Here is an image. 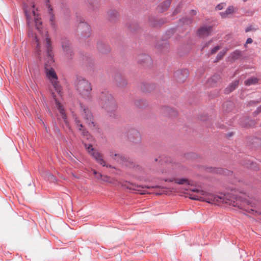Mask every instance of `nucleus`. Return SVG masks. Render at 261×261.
I'll use <instances>...</instances> for the list:
<instances>
[{
    "mask_svg": "<svg viewBox=\"0 0 261 261\" xmlns=\"http://www.w3.org/2000/svg\"><path fill=\"white\" fill-rule=\"evenodd\" d=\"M23 6L29 29L34 22L36 29L44 42L46 56L45 59L46 75L56 92L61 96L62 88L58 81V76L55 71L51 67V64L54 63V60L51 42L47 34V32L45 30H42V21L40 16L36 11L37 9H35V4L34 3L30 4L29 0H25Z\"/></svg>",
    "mask_w": 261,
    "mask_h": 261,
    "instance_id": "obj_1",
    "label": "nucleus"
},
{
    "mask_svg": "<svg viewBox=\"0 0 261 261\" xmlns=\"http://www.w3.org/2000/svg\"><path fill=\"white\" fill-rule=\"evenodd\" d=\"M192 192L199 194L202 196H205V199L206 202L210 203L218 204L220 202H224L233 206H237L240 208H243L246 205H251V202L242 196L234 197L230 194L223 195L221 196L216 195L212 193H208L197 188L191 189Z\"/></svg>",
    "mask_w": 261,
    "mask_h": 261,
    "instance_id": "obj_2",
    "label": "nucleus"
},
{
    "mask_svg": "<svg viewBox=\"0 0 261 261\" xmlns=\"http://www.w3.org/2000/svg\"><path fill=\"white\" fill-rule=\"evenodd\" d=\"M99 103L110 117L116 115L117 106L112 95L108 92H102L99 96Z\"/></svg>",
    "mask_w": 261,
    "mask_h": 261,
    "instance_id": "obj_3",
    "label": "nucleus"
},
{
    "mask_svg": "<svg viewBox=\"0 0 261 261\" xmlns=\"http://www.w3.org/2000/svg\"><path fill=\"white\" fill-rule=\"evenodd\" d=\"M75 88L79 94L85 99L91 98L92 87L88 81L81 77H77L75 83Z\"/></svg>",
    "mask_w": 261,
    "mask_h": 261,
    "instance_id": "obj_4",
    "label": "nucleus"
},
{
    "mask_svg": "<svg viewBox=\"0 0 261 261\" xmlns=\"http://www.w3.org/2000/svg\"><path fill=\"white\" fill-rule=\"evenodd\" d=\"M108 155L110 159L120 164H122L126 166H129L132 164V163L128 161L127 159L122 154L113 149L109 150L108 151Z\"/></svg>",
    "mask_w": 261,
    "mask_h": 261,
    "instance_id": "obj_5",
    "label": "nucleus"
},
{
    "mask_svg": "<svg viewBox=\"0 0 261 261\" xmlns=\"http://www.w3.org/2000/svg\"><path fill=\"white\" fill-rule=\"evenodd\" d=\"M61 44L65 57L67 59H71L73 56V52L69 40L66 38H62Z\"/></svg>",
    "mask_w": 261,
    "mask_h": 261,
    "instance_id": "obj_6",
    "label": "nucleus"
},
{
    "mask_svg": "<svg viewBox=\"0 0 261 261\" xmlns=\"http://www.w3.org/2000/svg\"><path fill=\"white\" fill-rule=\"evenodd\" d=\"M128 141L134 144H139L141 142L142 137L140 132L135 128H130L127 132Z\"/></svg>",
    "mask_w": 261,
    "mask_h": 261,
    "instance_id": "obj_7",
    "label": "nucleus"
},
{
    "mask_svg": "<svg viewBox=\"0 0 261 261\" xmlns=\"http://www.w3.org/2000/svg\"><path fill=\"white\" fill-rule=\"evenodd\" d=\"M83 111L82 112V116L86 120V123L89 127L93 128L95 126L93 121V116L89 109L85 107L82 106Z\"/></svg>",
    "mask_w": 261,
    "mask_h": 261,
    "instance_id": "obj_8",
    "label": "nucleus"
},
{
    "mask_svg": "<svg viewBox=\"0 0 261 261\" xmlns=\"http://www.w3.org/2000/svg\"><path fill=\"white\" fill-rule=\"evenodd\" d=\"M167 171H165L166 173L171 175H176L182 171L183 166L180 164L174 163L167 164Z\"/></svg>",
    "mask_w": 261,
    "mask_h": 261,
    "instance_id": "obj_9",
    "label": "nucleus"
},
{
    "mask_svg": "<svg viewBox=\"0 0 261 261\" xmlns=\"http://www.w3.org/2000/svg\"><path fill=\"white\" fill-rule=\"evenodd\" d=\"M53 96L55 100L56 106L59 112L60 116L61 117V118L63 120V121L65 123V124L67 126V127L69 130H71V128L69 125V123L67 120V116H66V115L65 114L64 109L62 105H61V104L59 102V101H58L57 99L55 98V96L54 95V94H53Z\"/></svg>",
    "mask_w": 261,
    "mask_h": 261,
    "instance_id": "obj_10",
    "label": "nucleus"
},
{
    "mask_svg": "<svg viewBox=\"0 0 261 261\" xmlns=\"http://www.w3.org/2000/svg\"><path fill=\"white\" fill-rule=\"evenodd\" d=\"M91 155L96 160L97 163L102 166L103 167L115 168L112 165L106 163V161L103 158V155L101 153L98 151H94L91 153Z\"/></svg>",
    "mask_w": 261,
    "mask_h": 261,
    "instance_id": "obj_11",
    "label": "nucleus"
},
{
    "mask_svg": "<svg viewBox=\"0 0 261 261\" xmlns=\"http://www.w3.org/2000/svg\"><path fill=\"white\" fill-rule=\"evenodd\" d=\"M188 75L189 72L186 69L176 71L174 73V77L177 82L179 83H184L187 79Z\"/></svg>",
    "mask_w": 261,
    "mask_h": 261,
    "instance_id": "obj_12",
    "label": "nucleus"
},
{
    "mask_svg": "<svg viewBox=\"0 0 261 261\" xmlns=\"http://www.w3.org/2000/svg\"><path fill=\"white\" fill-rule=\"evenodd\" d=\"M212 27L204 25L198 30L197 34L199 37L205 38L208 36L212 33Z\"/></svg>",
    "mask_w": 261,
    "mask_h": 261,
    "instance_id": "obj_13",
    "label": "nucleus"
},
{
    "mask_svg": "<svg viewBox=\"0 0 261 261\" xmlns=\"http://www.w3.org/2000/svg\"><path fill=\"white\" fill-rule=\"evenodd\" d=\"M119 17V14L117 10H109L107 12V18L111 22H115Z\"/></svg>",
    "mask_w": 261,
    "mask_h": 261,
    "instance_id": "obj_14",
    "label": "nucleus"
},
{
    "mask_svg": "<svg viewBox=\"0 0 261 261\" xmlns=\"http://www.w3.org/2000/svg\"><path fill=\"white\" fill-rule=\"evenodd\" d=\"M161 111L163 114L166 116L175 117L177 115L176 110L170 107H163L162 108Z\"/></svg>",
    "mask_w": 261,
    "mask_h": 261,
    "instance_id": "obj_15",
    "label": "nucleus"
},
{
    "mask_svg": "<svg viewBox=\"0 0 261 261\" xmlns=\"http://www.w3.org/2000/svg\"><path fill=\"white\" fill-rule=\"evenodd\" d=\"M46 1V6L48 9V14L49 19V21L50 24L54 27L55 25V16L53 12V8H51L50 5L48 4L49 0Z\"/></svg>",
    "mask_w": 261,
    "mask_h": 261,
    "instance_id": "obj_16",
    "label": "nucleus"
},
{
    "mask_svg": "<svg viewBox=\"0 0 261 261\" xmlns=\"http://www.w3.org/2000/svg\"><path fill=\"white\" fill-rule=\"evenodd\" d=\"M79 28L83 30L81 33L83 38L90 36L91 30L90 26L88 24L85 23H81L79 25Z\"/></svg>",
    "mask_w": 261,
    "mask_h": 261,
    "instance_id": "obj_17",
    "label": "nucleus"
},
{
    "mask_svg": "<svg viewBox=\"0 0 261 261\" xmlns=\"http://www.w3.org/2000/svg\"><path fill=\"white\" fill-rule=\"evenodd\" d=\"M220 76L219 74H214L207 80V85L208 86L214 87L216 84L220 81Z\"/></svg>",
    "mask_w": 261,
    "mask_h": 261,
    "instance_id": "obj_18",
    "label": "nucleus"
},
{
    "mask_svg": "<svg viewBox=\"0 0 261 261\" xmlns=\"http://www.w3.org/2000/svg\"><path fill=\"white\" fill-rule=\"evenodd\" d=\"M97 48L101 53H107L110 50L109 45L102 41H98L97 44Z\"/></svg>",
    "mask_w": 261,
    "mask_h": 261,
    "instance_id": "obj_19",
    "label": "nucleus"
},
{
    "mask_svg": "<svg viewBox=\"0 0 261 261\" xmlns=\"http://www.w3.org/2000/svg\"><path fill=\"white\" fill-rule=\"evenodd\" d=\"M234 13V7L232 6H229L224 12L220 13V15L222 18H226L229 17V15L232 14Z\"/></svg>",
    "mask_w": 261,
    "mask_h": 261,
    "instance_id": "obj_20",
    "label": "nucleus"
},
{
    "mask_svg": "<svg viewBox=\"0 0 261 261\" xmlns=\"http://www.w3.org/2000/svg\"><path fill=\"white\" fill-rule=\"evenodd\" d=\"M171 3V0L165 1L158 6L159 11L160 12H163L164 11L167 10V9L170 7Z\"/></svg>",
    "mask_w": 261,
    "mask_h": 261,
    "instance_id": "obj_21",
    "label": "nucleus"
},
{
    "mask_svg": "<svg viewBox=\"0 0 261 261\" xmlns=\"http://www.w3.org/2000/svg\"><path fill=\"white\" fill-rule=\"evenodd\" d=\"M75 122L77 127H79V130L81 132L82 135L84 136H88L89 135L88 132L83 128L82 124L80 123V121L76 117L75 118Z\"/></svg>",
    "mask_w": 261,
    "mask_h": 261,
    "instance_id": "obj_22",
    "label": "nucleus"
},
{
    "mask_svg": "<svg viewBox=\"0 0 261 261\" xmlns=\"http://www.w3.org/2000/svg\"><path fill=\"white\" fill-rule=\"evenodd\" d=\"M165 181H174L175 183L179 184V185H184L185 184H187L188 185L190 184V181L186 178H170L169 179H165Z\"/></svg>",
    "mask_w": 261,
    "mask_h": 261,
    "instance_id": "obj_23",
    "label": "nucleus"
},
{
    "mask_svg": "<svg viewBox=\"0 0 261 261\" xmlns=\"http://www.w3.org/2000/svg\"><path fill=\"white\" fill-rule=\"evenodd\" d=\"M138 62L141 63H149L151 62L150 57L147 55H141L138 57Z\"/></svg>",
    "mask_w": 261,
    "mask_h": 261,
    "instance_id": "obj_24",
    "label": "nucleus"
},
{
    "mask_svg": "<svg viewBox=\"0 0 261 261\" xmlns=\"http://www.w3.org/2000/svg\"><path fill=\"white\" fill-rule=\"evenodd\" d=\"M233 107L234 104L230 101H226L223 105V110L227 112L231 111Z\"/></svg>",
    "mask_w": 261,
    "mask_h": 261,
    "instance_id": "obj_25",
    "label": "nucleus"
},
{
    "mask_svg": "<svg viewBox=\"0 0 261 261\" xmlns=\"http://www.w3.org/2000/svg\"><path fill=\"white\" fill-rule=\"evenodd\" d=\"M239 85V81H236L230 84V85L225 89V92L229 93L234 90Z\"/></svg>",
    "mask_w": 261,
    "mask_h": 261,
    "instance_id": "obj_26",
    "label": "nucleus"
},
{
    "mask_svg": "<svg viewBox=\"0 0 261 261\" xmlns=\"http://www.w3.org/2000/svg\"><path fill=\"white\" fill-rule=\"evenodd\" d=\"M242 56V51L239 50H236L234 51H233L232 53H231L230 58L232 60L234 61L238 59H239L241 58V57Z\"/></svg>",
    "mask_w": 261,
    "mask_h": 261,
    "instance_id": "obj_27",
    "label": "nucleus"
},
{
    "mask_svg": "<svg viewBox=\"0 0 261 261\" xmlns=\"http://www.w3.org/2000/svg\"><path fill=\"white\" fill-rule=\"evenodd\" d=\"M190 198L193 200L204 201L206 202V200L205 199V196H202L199 194H190Z\"/></svg>",
    "mask_w": 261,
    "mask_h": 261,
    "instance_id": "obj_28",
    "label": "nucleus"
},
{
    "mask_svg": "<svg viewBox=\"0 0 261 261\" xmlns=\"http://www.w3.org/2000/svg\"><path fill=\"white\" fill-rule=\"evenodd\" d=\"M88 4L89 9L93 10L95 8L97 7L98 1L97 0H87Z\"/></svg>",
    "mask_w": 261,
    "mask_h": 261,
    "instance_id": "obj_29",
    "label": "nucleus"
},
{
    "mask_svg": "<svg viewBox=\"0 0 261 261\" xmlns=\"http://www.w3.org/2000/svg\"><path fill=\"white\" fill-rule=\"evenodd\" d=\"M244 164L247 167L250 168L253 170H257L258 169V167L257 166L256 164L250 161H247Z\"/></svg>",
    "mask_w": 261,
    "mask_h": 261,
    "instance_id": "obj_30",
    "label": "nucleus"
},
{
    "mask_svg": "<svg viewBox=\"0 0 261 261\" xmlns=\"http://www.w3.org/2000/svg\"><path fill=\"white\" fill-rule=\"evenodd\" d=\"M29 37L32 36L33 37H34V39L35 40V41L37 43V46H36V48H37L36 51H37V54L38 55H39L40 50V45H39V38H38V36L35 35L34 36L33 33L31 32L30 30H29Z\"/></svg>",
    "mask_w": 261,
    "mask_h": 261,
    "instance_id": "obj_31",
    "label": "nucleus"
},
{
    "mask_svg": "<svg viewBox=\"0 0 261 261\" xmlns=\"http://www.w3.org/2000/svg\"><path fill=\"white\" fill-rule=\"evenodd\" d=\"M258 82V79L256 77H250L245 81V84L246 86L254 85Z\"/></svg>",
    "mask_w": 261,
    "mask_h": 261,
    "instance_id": "obj_32",
    "label": "nucleus"
},
{
    "mask_svg": "<svg viewBox=\"0 0 261 261\" xmlns=\"http://www.w3.org/2000/svg\"><path fill=\"white\" fill-rule=\"evenodd\" d=\"M216 172L220 173L223 174L225 175L229 176L231 175L232 174V172L230 171H229L225 169H222V168H219L217 169Z\"/></svg>",
    "mask_w": 261,
    "mask_h": 261,
    "instance_id": "obj_33",
    "label": "nucleus"
},
{
    "mask_svg": "<svg viewBox=\"0 0 261 261\" xmlns=\"http://www.w3.org/2000/svg\"><path fill=\"white\" fill-rule=\"evenodd\" d=\"M226 50H223V51H220L218 53V54L217 55L214 62H217L219 61V60H221L223 58V57H224V56L225 55V54H226Z\"/></svg>",
    "mask_w": 261,
    "mask_h": 261,
    "instance_id": "obj_34",
    "label": "nucleus"
},
{
    "mask_svg": "<svg viewBox=\"0 0 261 261\" xmlns=\"http://www.w3.org/2000/svg\"><path fill=\"white\" fill-rule=\"evenodd\" d=\"M102 181L104 182H110V183H114V181L115 180L114 179H112L110 178V177L107 176V175H103L102 176V178L101 179Z\"/></svg>",
    "mask_w": 261,
    "mask_h": 261,
    "instance_id": "obj_35",
    "label": "nucleus"
},
{
    "mask_svg": "<svg viewBox=\"0 0 261 261\" xmlns=\"http://www.w3.org/2000/svg\"><path fill=\"white\" fill-rule=\"evenodd\" d=\"M180 21L183 23V24H190L192 22V19L190 17H185L180 19Z\"/></svg>",
    "mask_w": 261,
    "mask_h": 261,
    "instance_id": "obj_36",
    "label": "nucleus"
},
{
    "mask_svg": "<svg viewBox=\"0 0 261 261\" xmlns=\"http://www.w3.org/2000/svg\"><path fill=\"white\" fill-rule=\"evenodd\" d=\"M84 146L85 147V148L86 149L87 151L89 153H90V154L91 155V153L94 151V149L92 147V146L90 144H84Z\"/></svg>",
    "mask_w": 261,
    "mask_h": 261,
    "instance_id": "obj_37",
    "label": "nucleus"
},
{
    "mask_svg": "<svg viewBox=\"0 0 261 261\" xmlns=\"http://www.w3.org/2000/svg\"><path fill=\"white\" fill-rule=\"evenodd\" d=\"M225 6H226V4L225 3H220V4H218L216 7V10H221L223 9V8L224 7H225Z\"/></svg>",
    "mask_w": 261,
    "mask_h": 261,
    "instance_id": "obj_38",
    "label": "nucleus"
},
{
    "mask_svg": "<svg viewBox=\"0 0 261 261\" xmlns=\"http://www.w3.org/2000/svg\"><path fill=\"white\" fill-rule=\"evenodd\" d=\"M220 47L219 45L216 46L211 50L210 54L213 55L215 54L217 51H218L220 49Z\"/></svg>",
    "mask_w": 261,
    "mask_h": 261,
    "instance_id": "obj_39",
    "label": "nucleus"
},
{
    "mask_svg": "<svg viewBox=\"0 0 261 261\" xmlns=\"http://www.w3.org/2000/svg\"><path fill=\"white\" fill-rule=\"evenodd\" d=\"M133 185H130L129 186H128L127 187V188H129V189H133V190H134L140 191V189H137V188L139 189L140 188H144V187H141L140 186H135V188H133Z\"/></svg>",
    "mask_w": 261,
    "mask_h": 261,
    "instance_id": "obj_40",
    "label": "nucleus"
},
{
    "mask_svg": "<svg viewBox=\"0 0 261 261\" xmlns=\"http://www.w3.org/2000/svg\"><path fill=\"white\" fill-rule=\"evenodd\" d=\"M181 9V6L180 4H179L177 6L176 9L174 10V11L173 12V14H176L178 13L180 11Z\"/></svg>",
    "mask_w": 261,
    "mask_h": 261,
    "instance_id": "obj_41",
    "label": "nucleus"
},
{
    "mask_svg": "<svg viewBox=\"0 0 261 261\" xmlns=\"http://www.w3.org/2000/svg\"><path fill=\"white\" fill-rule=\"evenodd\" d=\"M255 29L254 28V27L252 25H250L249 26H248L246 29H245V32H249L250 31H254Z\"/></svg>",
    "mask_w": 261,
    "mask_h": 261,
    "instance_id": "obj_42",
    "label": "nucleus"
},
{
    "mask_svg": "<svg viewBox=\"0 0 261 261\" xmlns=\"http://www.w3.org/2000/svg\"><path fill=\"white\" fill-rule=\"evenodd\" d=\"M260 112H261V105L259 107H258L257 108L256 110L253 112V115L254 116H255Z\"/></svg>",
    "mask_w": 261,
    "mask_h": 261,
    "instance_id": "obj_43",
    "label": "nucleus"
},
{
    "mask_svg": "<svg viewBox=\"0 0 261 261\" xmlns=\"http://www.w3.org/2000/svg\"><path fill=\"white\" fill-rule=\"evenodd\" d=\"M102 176L103 175H102L101 173H98L97 175H96V178L98 179H101V178H102Z\"/></svg>",
    "mask_w": 261,
    "mask_h": 261,
    "instance_id": "obj_44",
    "label": "nucleus"
},
{
    "mask_svg": "<svg viewBox=\"0 0 261 261\" xmlns=\"http://www.w3.org/2000/svg\"><path fill=\"white\" fill-rule=\"evenodd\" d=\"M253 40L251 38H249L246 40V43H251L252 42Z\"/></svg>",
    "mask_w": 261,
    "mask_h": 261,
    "instance_id": "obj_45",
    "label": "nucleus"
},
{
    "mask_svg": "<svg viewBox=\"0 0 261 261\" xmlns=\"http://www.w3.org/2000/svg\"><path fill=\"white\" fill-rule=\"evenodd\" d=\"M258 102L257 101H251L249 102V105H252V104H256Z\"/></svg>",
    "mask_w": 261,
    "mask_h": 261,
    "instance_id": "obj_46",
    "label": "nucleus"
},
{
    "mask_svg": "<svg viewBox=\"0 0 261 261\" xmlns=\"http://www.w3.org/2000/svg\"><path fill=\"white\" fill-rule=\"evenodd\" d=\"M122 86H125V85H126V84H127V82L126 81V80H124V79H122Z\"/></svg>",
    "mask_w": 261,
    "mask_h": 261,
    "instance_id": "obj_47",
    "label": "nucleus"
},
{
    "mask_svg": "<svg viewBox=\"0 0 261 261\" xmlns=\"http://www.w3.org/2000/svg\"><path fill=\"white\" fill-rule=\"evenodd\" d=\"M191 14L193 15H195L196 14V11L194 10H192L191 11Z\"/></svg>",
    "mask_w": 261,
    "mask_h": 261,
    "instance_id": "obj_48",
    "label": "nucleus"
},
{
    "mask_svg": "<svg viewBox=\"0 0 261 261\" xmlns=\"http://www.w3.org/2000/svg\"><path fill=\"white\" fill-rule=\"evenodd\" d=\"M211 42H212V40L209 41L208 42H207L205 44V45L203 46V48H204V47H206V46H208V45L211 43Z\"/></svg>",
    "mask_w": 261,
    "mask_h": 261,
    "instance_id": "obj_49",
    "label": "nucleus"
},
{
    "mask_svg": "<svg viewBox=\"0 0 261 261\" xmlns=\"http://www.w3.org/2000/svg\"><path fill=\"white\" fill-rule=\"evenodd\" d=\"M98 173H97L95 170H94V171H93V174H94V175H97Z\"/></svg>",
    "mask_w": 261,
    "mask_h": 261,
    "instance_id": "obj_50",
    "label": "nucleus"
},
{
    "mask_svg": "<svg viewBox=\"0 0 261 261\" xmlns=\"http://www.w3.org/2000/svg\"><path fill=\"white\" fill-rule=\"evenodd\" d=\"M152 188H158V186H152Z\"/></svg>",
    "mask_w": 261,
    "mask_h": 261,
    "instance_id": "obj_51",
    "label": "nucleus"
},
{
    "mask_svg": "<svg viewBox=\"0 0 261 261\" xmlns=\"http://www.w3.org/2000/svg\"><path fill=\"white\" fill-rule=\"evenodd\" d=\"M152 25H153V26H154V27H156V24H152Z\"/></svg>",
    "mask_w": 261,
    "mask_h": 261,
    "instance_id": "obj_52",
    "label": "nucleus"
},
{
    "mask_svg": "<svg viewBox=\"0 0 261 261\" xmlns=\"http://www.w3.org/2000/svg\"><path fill=\"white\" fill-rule=\"evenodd\" d=\"M244 2H246L247 0H243Z\"/></svg>",
    "mask_w": 261,
    "mask_h": 261,
    "instance_id": "obj_53",
    "label": "nucleus"
}]
</instances>
